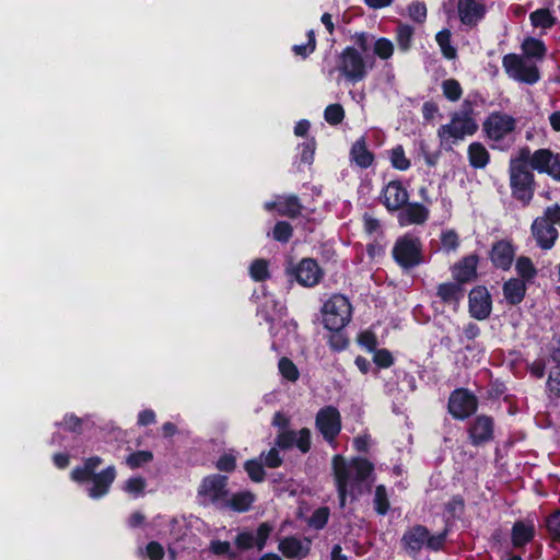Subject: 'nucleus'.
<instances>
[{
    "label": "nucleus",
    "instance_id": "aec40b11",
    "mask_svg": "<svg viewBox=\"0 0 560 560\" xmlns=\"http://www.w3.org/2000/svg\"><path fill=\"white\" fill-rule=\"evenodd\" d=\"M115 478L116 470L114 466H109L100 474L93 475L91 478L93 486L89 490L90 497L97 499L106 494Z\"/></svg>",
    "mask_w": 560,
    "mask_h": 560
},
{
    "label": "nucleus",
    "instance_id": "412c9836",
    "mask_svg": "<svg viewBox=\"0 0 560 560\" xmlns=\"http://www.w3.org/2000/svg\"><path fill=\"white\" fill-rule=\"evenodd\" d=\"M515 250L512 244L508 241H500L492 247L491 260L498 268L508 270L512 265Z\"/></svg>",
    "mask_w": 560,
    "mask_h": 560
},
{
    "label": "nucleus",
    "instance_id": "4468645a",
    "mask_svg": "<svg viewBox=\"0 0 560 560\" xmlns=\"http://www.w3.org/2000/svg\"><path fill=\"white\" fill-rule=\"evenodd\" d=\"M477 409V399L465 389L455 390L448 400V410L457 419H465Z\"/></svg>",
    "mask_w": 560,
    "mask_h": 560
},
{
    "label": "nucleus",
    "instance_id": "09e8293b",
    "mask_svg": "<svg viewBox=\"0 0 560 560\" xmlns=\"http://www.w3.org/2000/svg\"><path fill=\"white\" fill-rule=\"evenodd\" d=\"M147 482L142 477H133L126 481L124 489L130 494L139 495L143 492Z\"/></svg>",
    "mask_w": 560,
    "mask_h": 560
},
{
    "label": "nucleus",
    "instance_id": "e2e57ef3",
    "mask_svg": "<svg viewBox=\"0 0 560 560\" xmlns=\"http://www.w3.org/2000/svg\"><path fill=\"white\" fill-rule=\"evenodd\" d=\"M409 14L415 21L422 22L427 16V8L422 3H412L409 7Z\"/></svg>",
    "mask_w": 560,
    "mask_h": 560
},
{
    "label": "nucleus",
    "instance_id": "2eb2a0df",
    "mask_svg": "<svg viewBox=\"0 0 560 560\" xmlns=\"http://www.w3.org/2000/svg\"><path fill=\"white\" fill-rule=\"evenodd\" d=\"M532 167L540 173H547L560 180V156L550 150L540 149L533 153Z\"/></svg>",
    "mask_w": 560,
    "mask_h": 560
},
{
    "label": "nucleus",
    "instance_id": "4d7b16f0",
    "mask_svg": "<svg viewBox=\"0 0 560 560\" xmlns=\"http://www.w3.org/2000/svg\"><path fill=\"white\" fill-rule=\"evenodd\" d=\"M547 527L552 538L560 542V512H556L547 520Z\"/></svg>",
    "mask_w": 560,
    "mask_h": 560
},
{
    "label": "nucleus",
    "instance_id": "a211bd4d",
    "mask_svg": "<svg viewBox=\"0 0 560 560\" xmlns=\"http://www.w3.org/2000/svg\"><path fill=\"white\" fill-rule=\"evenodd\" d=\"M295 278L304 287H313L322 278V271L314 259L304 258L294 270Z\"/></svg>",
    "mask_w": 560,
    "mask_h": 560
},
{
    "label": "nucleus",
    "instance_id": "0e129e2a",
    "mask_svg": "<svg viewBox=\"0 0 560 560\" xmlns=\"http://www.w3.org/2000/svg\"><path fill=\"white\" fill-rule=\"evenodd\" d=\"M145 550L151 560H161L164 556L163 547L156 541L149 542Z\"/></svg>",
    "mask_w": 560,
    "mask_h": 560
},
{
    "label": "nucleus",
    "instance_id": "052dcab7",
    "mask_svg": "<svg viewBox=\"0 0 560 560\" xmlns=\"http://www.w3.org/2000/svg\"><path fill=\"white\" fill-rule=\"evenodd\" d=\"M293 49L296 55L304 57L313 52L315 49V37L313 31L308 33V43L306 45H295Z\"/></svg>",
    "mask_w": 560,
    "mask_h": 560
},
{
    "label": "nucleus",
    "instance_id": "f704fd0d",
    "mask_svg": "<svg viewBox=\"0 0 560 560\" xmlns=\"http://www.w3.org/2000/svg\"><path fill=\"white\" fill-rule=\"evenodd\" d=\"M435 39L445 58L454 59L456 57V49L451 45V32L448 30L439 32Z\"/></svg>",
    "mask_w": 560,
    "mask_h": 560
},
{
    "label": "nucleus",
    "instance_id": "dca6fc26",
    "mask_svg": "<svg viewBox=\"0 0 560 560\" xmlns=\"http://www.w3.org/2000/svg\"><path fill=\"white\" fill-rule=\"evenodd\" d=\"M408 198L407 189L398 180L389 182L382 191V201L390 211L401 209L407 203Z\"/></svg>",
    "mask_w": 560,
    "mask_h": 560
},
{
    "label": "nucleus",
    "instance_id": "cd10ccee",
    "mask_svg": "<svg viewBox=\"0 0 560 560\" xmlns=\"http://www.w3.org/2000/svg\"><path fill=\"white\" fill-rule=\"evenodd\" d=\"M535 527L532 523L516 522L512 528V544L514 547H522L534 537Z\"/></svg>",
    "mask_w": 560,
    "mask_h": 560
},
{
    "label": "nucleus",
    "instance_id": "9b49d317",
    "mask_svg": "<svg viewBox=\"0 0 560 560\" xmlns=\"http://www.w3.org/2000/svg\"><path fill=\"white\" fill-rule=\"evenodd\" d=\"M515 119L501 112L491 113L485 120L482 127L486 136L492 141H500L515 128Z\"/></svg>",
    "mask_w": 560,
    "mask_h": 560
},
{
    "label": "nucleus",
    "instance_id": "4be33fe9",
    "mask_svg": "<svg viewBox=\"0 0 560 560\" xmlns=\"http://www.w3.org/2000/svg\"><path fill=\"white\" fill-rule=\"evenodd\" d=\"M492 420L486 416L477 417L469 429L470 439L475 445L489 441L492 438Z\"/></svg>",
    "mask_w": 560,
    "mask_h": 560
},
{
    "label": "nucleus",
    "instance_id": "8fccbe9b",
    "mask_svg": "<svg viewBox=\"0 0 560 560\" xmlns=\"http://www.w3.org/2000/svg\"><path fill=\"white\" fill-rule=\"evenodd\" d=\"M328 516H329L328 509L319 508L313 513L308 523L312 527H314L316 529H320L326 525V523L328 521Z\"/></svg>",
    "mask_w": 560,
    "mask_h": 560
},
{
    "label": "nucleus",
    "instance_id": "c756f323",
    "mask_svg": "<svg viewBox=\"0 0 560 560\" xmlns=\"http://www.w3.org/2000/svg\"><path fill=\"white\" fill-rule=\"evenodd\" d=\"M469 163L475 168H483L490 160V154L486 147L480 142H472L468 147Z\"/></svg>",
    "mask_w": 560,
    "mask_h": 560
},
{
    "label": "nucleus",
    "instance_id": "b1692460",
    "mask_svg": "<svg viewBox=\"0 0 560 560\" xmlns=\"http://www.w3.org/2000/svg\"><path fill=\"white\" fill-rule=\"evenodd\" d=\"M477 264L478 257L476 255L463 258L453 268L454 278L462 283L471 280L476 276Z\"/></svg>",
    "mask_w": 560,
    "mask_h": 560
},
{
    "label": "nucleus",
    "instance_id": "f03ea898",
    "mask_svg": "<svg viewBox=\"0 0 560 560\" xmlns=\"http://www.w3.org/2000/svg\"><path fill=\"white\" fill-rule=\"evenodd\" d=\"M478 130V124L469 112L454 113L448 124L442 125L438 129V137L442 147L452 149V147L466 137L475 135Z\"/></svg>",
    "mask_w": 560,
    "mask_h": 560
},
{
    "label": "nucleus",
    "instance_id": "5701e85b",
    "mask_svg": "<svg viewBox=\"0 0 560 560\" xmlns=\"http://www.w3.org/2000/svg\"><path fill=\"white\" fill-rule=\"evenodd\" d=\"M268 210L276 209L279 214L296 217L300 214L302 206L296 196L281 197L276 202L266 203Z\"/></svg>",
    "mask_w": 560,
    "mask_h": 560
},
{
    "label": "nucleus",
    "instance_id": "79ce46f5",
    "mask_svg": "<svg viewBox=\"0 0 560 560\" xmlns=\"http://www.w3.org/2000/svg\"><path fill=\"white\" fill-rule=\"evenodd\" d=\"M375 510L378 514L384 515L389 509L387 492L384 486H377L374 495Z\"/></svg>",
    "mask_w": 560,
    "mask_h": 560
},
{
    "label": "nucleus",
    "instance_id": "a18cd8bd",
    "mask_svg": "<svg viewBox=\"0 0 560 560\" xmlns=\"http://www.w3.org/2000/svg\"><path fill=\"white\" fill-rule=\"evenodd\" d=\"M547 386L550 393L560 397V363L550 370Z\"/></svg>",
    "mask_w": 560,
    "mask_h": 560
},
{
    "label": "nucleus",
    "instance_id": "39448f33",
    "mask_svg": "<svg viewBox=\"0 0 560 560\" xmlns=\"http://www.w3.org/2000/svg\"><path fill=\"white\" fill-rule=\"evenodd\" d=\"M502 67L510 79L521 83L535 84L540 79V72L536 62L522 55H505L502 59Z\"/></svg>",
    "mask_w": 560,
    "mask_h": 560
},
{
    "label": "nucleus",
    "instance_id": "6e6d98bb",
    "mask_svg": "<svg viewBox=\"0 0 560 560\" xmlns=\"http://www.w3.org/2000/svg\"><path fill=\"white\" fill-rule=\"evenodd\" d=\"M272 530V527L268 523H261L257 529V537L255 538V546L258 550H262L266 541Z\"/></svg>",
    "mask_w": 560,
    "mask_h": 560
},
{
    "label": "nucleus",
    "instance_id": "680f3d73",
    "mask_svg": "<svg viewBox=\"0 0 560 560\" xmlns=\"http://www.w3.org/2000/svg\"><path fill=\"white\" fill-rule=\"evenodd\" d=\"M374 362L381 368H388L393 364L394 360L390 352L383 349L374 354Z\"/></svg>",
    "mask_w": 560,
    "mask_h": 560
},
{
    "label": "nucleus",
    "instance_id": "ddd939ff",
    "mask_svg": "<svg viewBox=\"0 0 560 560\" xmlns=\"http://www.w3.org/2000/svg\"><path fill=\"white\" fill-rule=\"evenodd\" d=\"M456 8L460 22L469 27L476 26L487 13L485 0H458Z\"/></svg>",
    "mask_w": 560,
    "mask_h": 560
},
{
    "label": "nucleus",
    "instance_id": "473e14b6",
    "mask_svg": "<svg viewBox=\"0 0 560 560\" xmlns=\"http://www.w3.org/2000/svg\"><path fill=\"white\" fill-rule=\"evenodd\" d=\"M515 269L524 282L530 281L535 278L537 269L535 268L530 258L521 256L516 260Z\"/></svg>",
    "mask_w": 560,
    "mask_h": 560
},
{
    "label": "nucleus",
    "instance_id": "6ab92c4d",
    "mask_svg": "<svg viewBox=\"0 0 560 560\" xmlns=\"http://www.w3.org/2000/svg\"><path fill=\"white\" fill-rule=\"evenodd\" d=\"M311 549V540L307 538L285 537L279 542V550L287 558H304Z\"/></svg>",
    "mask_w": 560,
    "mask_h": 560
},
{
    "label": "nucleus",
    "instance_id": "c9c22d12",
    "mask_svg": "<svg viewBox=\"0 0 560 560\" xmlns=\"http://www.w3.org/2000/svg\"><path fill=\"white\" fill-rule=\"evenodd\" d=\"M279 371L281 375L290 381V382H296L300 376V372L296 368V365L288 358H281L278 363Z\"/></svg>",
    "mask_w": 560,
    "mask_h": 560
},
{
    "label": "nucleus",
    "instance_id": "7c9ffc66",
    "mask_svg": "<svg viewBox=\"0 0 560 560\" xmlns=\"http://www.w3.org/2000/svg\"><path fill=\"white\" fill-rule=\"evenodd\" d=\"M438 295L443 302L456 305L463 299L464 290L457 283H442L438 288Z\"/></svg>",
    "mask_w": 560,
    "mask_h": 560
},
{
    "label": "nucleus",
    "instance_id": "6e6552de",
    "mask_svg": "<svg viewBox=\"0 0 560 560\" xmlns=\"http://www.w3.org/2000/svg\"><path fill=\"white\" fill-rule=\"evenodd\" d=\"M228 477L221 475H211L202 479L198 495L203 504L212 503L222 509L228 502Z\"/></svg>",
    "mask_w": 560,
    "mask_h": 560
},
{
    "label": "nucleus",
    "instance_id": "864d4df0",
    "mask_svg": "<svg viewBox=\"0 0 560 560\" xmlns=\"http://www.w3.org/2000/svg\"><path fill=\"white\" fill-rule=\"evenodd\" d=\"M245 469L254 481H261L265 477L262 465L257 460H248Z\"/></svg>",
    "mask_w": 560,
    "mask_h": 560
},
{
    "label": "nucleus",
    "instance_id": "f3484780",
    "mask_svg": "<svg viewBox=\"0 0 560 560\" xmlns=\"http://www.w3.org/2000/svg\"><path fill=\"white\" fill-rule=\"evenodd\" d=\"M469 312L477 319H485L491 312V296L485 287H477L469 293Z\"/></svg>",
    "mask_w": 560,
    "mask_h": 560
},
{
    "label": "nucleus",
    "instance_id": "f257e3e1",
    "mask_svg": "<svg viewBox=\"0 0 560 560\" xmlns=\"http://www.w3.org/2000/svg\"><path fill=\"white\" fill-rule=\"evenodd\" d=\"M332 470L340 506L343 508L347 495L354 498L362 492V485L372 474L373 466L366 459L353 458L347 462L341 455H336L332 458Z\"/></svg>",
    "mask_w": 560,
    "mask_h": 560
},
{
    "label": "nucleus",
    "instance_id": "3c124183",
    "mask_svg": "<svg viewBox=\"0 0 560 560\" xmlns=\"http://www.w3.org/2000/svg\"><path fill=\"white\" fill-rule=\"evenodd\" d=\"M532 152L528 148H522L517 155L510 161V167L518 166V167H528V163L532 164Z\"/></svg>",
    "mask_w": 560,
    "mask_h": 560
},
{
    "label": "nucleus",
    "instance_id": "7ed1b4c3",
    "mask_svg": "<svg viewBox=\"0 0 560 560\" xmlns=\"http://www.w3.org/2000/svg\"><path fill=\"white\" fill-rule=\"evenodd\" d=\"M557 226H560L559 205L548 207L541 217L534 220L532 235L541 249H550L555 245L558 238Z\"/></svg>",
    "mask_w": 560,
    "mask_h": 560
},
{
    "label": "nucleus",
    "instance_id": "ea45409f",
    "mask_svg": "<svg viewBox=\"0 0 560 560\" xmlns=\"http://www.w3.org/2000/svg\"><path fill=\"white\" fill-rule=\"evenodd\" d=\"M153 459V454L150 451H138L130 454L126 458V464L135 469L150 463Z\"/></svg>",
    "mask_w": 560,
    "mask_h": 560
},
{
    "label": "nucleus",
    "instance_id": "338daca9",
    "mask_svg": "<svg viewBox=\"0 0 560 560\" xmlns=\"http://www.w3.org/2000/svg\"><path fill=\"white\" fill-rule=\"evenodd\" d=\"M281 463L279 452L276 448H271L265 456V464L270 468L279 467Z\"/></svg>",
    "mask_w": 560,
    "mask_h": 560
},
{
    "label": "nucleus",
    "instance_id": "20e7f679",
    "mask_svg": "<svg viewBox=\"0 0 560 560\" xmlns=\"http://www.w3.org/2000/svg\"><path fill=\"white\" fill-rule=\"evenodd\" d=\"M352 307L349 300L341 294H335L323 305L322 315L324 326L332 331H339L351 319Z\"/></svg>",
    "mask_w": 560,
    "mask_h": 560
},
{
    "label": "nucleus",
    "instance_id": "72a5a7b5",
    "mask_svg": "<svg viewBox=\"0 0 560 560\" xmlns=\"http://www.w3.org/2000/svg\"><path fill=\"white\" fill-rule=\"evenodd\" d=\"M529 19L535 27L550 28L556 23V19L547 9H539L532 12Z\"/></svg>",
    "mask_w": 560,
    "mask_h": 560
},
{
    "label": "nucleus",
    "instance_id": "393cba45",
    "mask_svg": "<svg viewBox=\"0 0 560 560\" xmlns=\"http://www.w3.org/2000/svg\"><path fill=\"white\" fill-rule=\"evenodd\" d=\"M429 211L419 203L409 205L398 215L400 225L421 224L428 219Z\"/></svg>",
    "mask_w": 560,
    "mask_h": 560
},
{
    "label": "nucleus",
    "instance_id": "69168bd1",
    "mask_svg": "<svg viewBox=\"0 0 560 560\" xmlns=\"http://www.w3.org/2000/svg\"><path fill=\"white\" fill-rule=\"evenodd\" d=\"M210 550L218 556L230 555L231 545L228 541L213 540L210 544Z\"/></svg>",
    "mask_w": 560,
    "mask_h": 560
},
{
    "label": "nucleus",
    "instance_id": "603ef678",
    "mask_svg": "<svg viewBox=\"0 0 560 560\" xmlns=\"http://www.w3.org/2000/svg\"><path fill=\"white\" fill-rule=\"evenodd\" d=\"M296 432L290 430H282L278 436L276 444L281 448H290L295 445Z\"/></svg>",
    "mask_w": 560,
    "mask_h": 560
},
{
    "label": "nucleus",
    "instance_id": "774afa93",
    "mask_svg": "<svg viewBox=\"0 0 560 560\" xmlns=\"http://www.w3.org/2000/svg\"><path fill=\"white\" fill-rule=\"evenodd\" d=\"M92 474L84 467H75L72 472L71 477L74 481L82 482L86 481L92 478Z\"/></svg>",
    "mask_w": 560,
    "mask_h": 560
},
{
    "label": "nucleus",
    "instance_id": "c03bdc74",
    "mask_svg": "<svg viewBox=\"0 0 560 560\" xmlns=\"http://www.w3.org/2000/svg\"><path fill=\"white\" fill-rule=\"evenodd\" d=\"M413 31L408 25H400L397 30V42L401 50L406 51L410 48Z\"/></svg>",
    "mask_w": 560,
    "mask_h": 560
},
{
    "label": "nucleus",
    "instance_id": "c85d7f7f",
    "mask_svg": "<svg viewBox=\"0 0 560 560\" xmlns=\"http://www.w3.org/2000/svg\"><path fill=\"white\" fill-rule=\"evenodd\" d=\"M523 57L530 58L536 63L541 61L546 55V47L544 43L534 37H527L522 43Z\"/></svg>",
    "mask_w": 560,
    "mask_h": 560
},
{
    "label": "nucleus",
    "instance_id": "0eeeda50",
    "mask_svg": "<svg viewBox=\"0 0 560 560\" xmlns=\"http://www.w3.org/2000/svg\"><path fill=\"white\" fill-rule=\"evenodd\" d=\"M401 541L405 549L410 553L419 552L424 545L436 551L443 547L445 534L430 535L424 526L417 525L404 534Z\"/></svg>",
    "mask_w": 560,
    "mask_h": 560
},
{
    "label": "nucleus",
    "instance_id": "37998d69",
    "mask_svg": "<svg viewBox=\"0 0 560 560\" xmlns=\"http://www.w3.org/2000/svg\"><path fill=\"white\" fill-rule=\"evenodd\" d=\"M324 116L328 124L338 125L345 117V110L340 104H331L326 107Z\"/></svg>",
    "mask_w": 560,
    "mask_h": 560
},
{
    "label": "nucleus",
    "instance_id": "f8f14e48",
    "mask_svg": "<svg viewBox=\"0 0 560 560\" xmlns=\"http://www.w3.org/2000/svg\"><path fill=\"white\" fill-rule=\"evenodd\" d=\"M316 428L328 443H332L341 430V417L337 408L326 406L316 415Z\"/></svg>",
    "mask_w": 560,
    "mask_h": 560
},
{
    "label": "nucleus",
    "instance_id": "4c0bfd02",
    "mask_svg": "<svg viewBox=\"0 0 560 560\" xmlns=\"http://www.w3.org/2000/svg\"><path fill=\"white\" fill-rule=\"evenodd\" d=\"M250 277L255 281H265L269 278L268 261L265 259H256L249 268Z\"/></svg>",
    "mask_w": 560,
    "mask_h": 560
},
{
    "label": "nucleus",
    "instance_id": "de8ad7c7",
    "mask_svg": "<svg viewBox=\"0 0 560 560\" xmlns=\"http://www.w3.org/2000/svg\"><path fill=\"white\" fill-rule=\"evenodd\" d=\"M394 51V46L390 40L386 38H380L375 42L374 52L382 59H388Z\"/></svg>",
    "mask_w": 560,
    "mask_h": 560
},
{
    "label": "nucleus",
    "instance_id": "9d476101",
    "mask_svg": "<svg viewBox=\"0 0 560 560\" xmlns=\"http://www.w3.org/2000/svg\"><path fill=\"white\" fill-rule=\"evenodd\" d=\"M510 172V185L512 195L528 203L534 195V175L528 167L513 166L509 168Z\"/></svg>",
    "mask_w": 560,
    "mask_h": 560
},
{
    "label": "nucleus",
    "instance_id": "bb28decb",
    "mask_svg": "<svg viewBox=\"0 0 560 560\" xmlns=\"http://www.w3.org/2000/svg\"><path fill=\"white\" fill-rule=\"evenodd\" d=\"M351 160L360 167L366 168L372 165L374 155L366 148L365 140L363 138L355 141L350 151Z\"/></svg>",
    "mask_w": 560,
    "mask_h": 560
},
{
    "label": "nucleus",
    "instance_id": "423d86ee",
    "mask_svg": "<svg viewBox=\"0 0 560 560\" xmlns=\"http://www.w3.org/2000/svg\"><path fill=\"white\" fill-rule=\"evenodd\" d=\"M336 69L340 75L350 82H359L368 73V67L363 57L353 47H347L338 55Z\"/></svg>",
    "mask_w": 560,
    "mask_h": 560
},
{
    "label": "nucleus",
    "instance_id": "a19ab883",
    "mask_svg": "<svg viewBox=\"0 0 560 560\" xmlns=\"http://www.w3.org/2000/svg\"><path fill=\"white\" fill-rule=\"evenodd\" d=\"M459 246L458 234L454 230L443 231L441 234V247L445 252H454Z\"/></svg>",
    "mask_w": 560,
    "mask_h": 560
},
{
    "label": "nucleus",
    "instance_id": "13d9d810",
    "mask_svg": "<svg viewBox=\"0 0 560 560\" xmlns=\"http://www.w3.org/2000/svg\"><path fill=\"white\" fill-rule=\"evenodd\" d=\"M235 545L237 546V548L243 550L249 549L255 545V537L249 532H243L237 535L235 539Z\"/></svg>",
    "mask_w": 560,
    "mask_h": 560
},
{
    "label": "nucleus",
    "instance_id": "49530a36",
    "mask_svg": "<svg viewBox=\"0 0 560 560\" xmlns=\"http://www.w3.org/2000/svg\"><path fill=\"white\" fill-rule=\"evenodd\" d=\"M273 238L278 242H288L292 236V226L287 222H278L272 232Z\"/></svg>",
    "mask_w": 560,
    "mask_h": 560
},
{
    "label": "nucleus",
    "instance_id": "2f4dec72",
    "mask_svg": "<svg viewBox=\"0 0 560 560\" xmlns=\"http://www.w3.org/2000/svg\"><path fill=\"white\" fill-rule=\"evenodd\" d=\"M254 502V494L248 491H243L233 494L231 498L228 495V502L224 503L222 509L230 508L236 512L247 511Z\"/></svg>",
    "mask_w": 560,
    "mask_h": 560
},
{
    "label": "nucleus",
    "instance_id": "bf43d9fd",
    "mask_svg": "<svg viewBox=\"0 0 560 560\" xmlns=\"http://www.w3.org/2000/svg\"><path fill=\"white\" fill-rule=\"evenodd\" d=\"M217 468L221 471H233L235 468V457L232 454L222 455L217 462Z\"/></svg>",
    "mask_w": 560,
    "mask_h": 560
},
{
    "label": "nucleus",
    "instance_id": "58836bf2",
    "mask_svg": "<svg viewBox=\"0 0 560 560\" xmlns=\"http://www.w3.org/2000/svg\"><path fill=\"white\" fill-rule=\"evenodd\" d=\"M392 165L400 171H406L410 166V161L406 158L401 145L392 149L389 153Z\"/></svg>",
    "mask_w": 560,
    "mask_h": 560
},
{
    "label": "nucleus",
    "instance_id": "a878e982",
    "mask_svg": "<svg viewBox=\"0 0 560 560\" xmlns=\"http://www.w3.org/2000/svg\"><path fill=\"white\" fill-rule=\"evenodd\" d=\"M526 293V282L521 279L512 278L503 285V294L510 304L521 303Z\"/></svg>",
    "mask_w": 560,
    "mask_h": 560
},
{
    "label": "nucleus",
    "instance_id": "5fc2aeb1",
    "mask_svg": "<svg viewBox=\"0 0 560 560\" xmlns=\"http://www.w3.org/2000/svg\"><path fill=\"white\" fill-rule=\"evenodd\" d=\"M295 446L303 453L308 452L311 447V432L304 428L296 432Z\"/></svg>",
    "mask_w": 560,
    "mask_h": 560
},
{
    "label": "nucleus",
    "instance_id": "1a4fd4ad",
    "mask_svg": "<svg viewBox=\"0 0 560 560\" xmlns=\"http://www.w3.org/2000/svg\"><path fill=\"white\" fill-rule=\"evenodd\" d=\"M393 257L402 268H411L419 265L421 258V243L411 235L399 237L393 248Z\"/></svg>",
    "mask_w": 560,
    "mask_h": 560
},
{
    "label": "nucleus",
    "instance_id": "e433bc0d",
    "mask_svg": "<svg viewBox=\"0 0 560 560\" xmlns=\"http://www.w3.org/2000/svg\"><path fill=\"white\" fill-rule=\"evenodd\" d=\"M442 90L444 96L452 102L458 101L463 94L462 86L455 79H447L443 81Z\"/></svg>",
    "mask_w": 560,
    "mask_h": 560
}]
</instances>
